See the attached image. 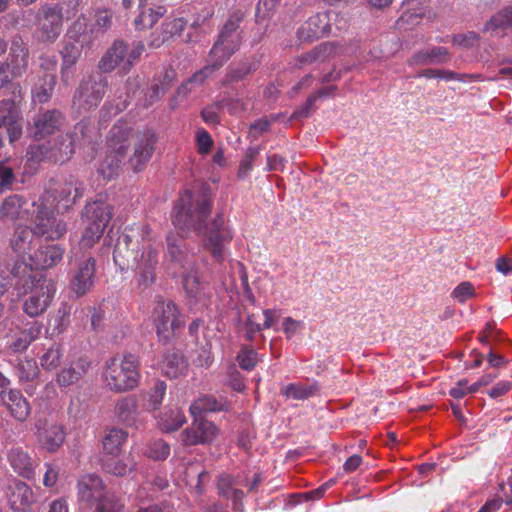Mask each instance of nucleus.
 Listing matches in <instances>:
<instances>
[{
    "mask_svg": "<svg viewBox=\"0 0 512 512\" xmlns=\"http://www.w3.org/2000/svg\"><path fill=\"white\" fill-rule=\"evenodd\" d=\"M174 226L182 233L194 232L203 237L204 247L213 259L223 262L226 246L231 242L233 235L225 225L222 213L208 221L212 211V198L210 188L202 185L194 191H185L175 206Z\"/></svg>",
    "mask_w": 512,
    "mask_h": 512,
    "instance_id": "obj_1",
    "label": "nucleus"
},
{
    "mask_svg": "<svg viewBox=\"0 0 512 512\" xmlns=\"http://www.w3.org/2000/svg\"><path fill=\"white\" fill-rule=\"evenodd\" d=\"M35 429L41 447L49 453L56 452L65 441L66 432L62 425L39 418L35 422Z\"/></svg>",
    "mask_w": 512,
    "mask_h": 512,
    "instance_id": "obj_22",
    "label": "nucleus"
},
{
    "mask_svg": "<svg viewBox=\"0 0 512 512\" xmlns=\"http://www.w3.org/2000/svg\"><path fill=\"white\" fill-rule=\"evenodd\" d=\"M68 34L71 39L81 46L88 45L96 39L92 37L91 25L88 27L87 18L84 16L77 18Z\"/></svg>",
    "mask_w": 512,
    "mask_h": 512,
    "instance_id": "obj_47",
    "label": "nucleus"
},
{
    "mask_svg": "<svg viewBox=\"0 0 512 512\" xmlns=\"http://www.w3.org/2000/svg\"><path fill=\"white\" fill-rule=\"evenodd\" d=\"M7 459L14 472L19 476L27 480L34 478L35 469L38 465L34 455L30 454L22 447L16 446L8 451Z\"/></svg>",
    "mask_w": 512,
    "mask_h": 512,
    "instance_id": "obj_25",
    "label": "nucleus"
},
{
    "mask_svg": "<svg viewBox=\"0 0 512 512\" xmlns=\"http://www.w3.org/2000/svg\"><path fill=\"white\" fill-rule=\"evenodd\" d=\"M340 46L336 42H324L300 57V63L324 62L339 54Z\"/></svg>",
    "mask_w": 512,
    "mask_h": 512,
    "instance_id": "obj_44",
    "label": "nucleus"
},
{
    "mask_svg": "<svg viewBox=\"0 0 512 512\" xmlns=\"http://www.w3.org/2000/svg\"><path fill=\"white\" fill-rule=\"evenodd\" d=\"M0 401L1 405L9 411L11 417L19 422L26 421L31 413V406L28 400L17 389L2 390L0 392Z\"/></svg>",
    "mask_w": 512,
    "mask_h": 512,
    "instance_id": "obj_27",
    "label": "nucleus"
},
{
    "mask_svg": "<svg viewBox=\"0 0 512 512\" xmlns=\"http://www.w3.org/2000/svg\"><path fill=\"white\" fill-rule=\"evenodd\" d=\"M29 214V203L25 197L19 194L9 195L0 206L1 220L15 221L27 219Z\"/></svg>",
    "mask_w": 512,
    "mask_h": 512,
    "instance_id": "obj_31",
    "label": "nucleus"
},
{
    "mask_svg": "<svg viewBox=\"0 0 512 512\" xmlns=\"http://www.w3.org/2000/svg\"><path fill=\"white\" fill-rule=\"evenodd\" d=\"M62 357L63 350L61 345L53 343L50 347L45 349L44 353L40 356V365L46 371H55L60 367Z\"/></svg>",
    "mask_w": 512,
    "mask_h": 512,
    "instance_id": "obj_48",
    "label": "nucleus"
},
{
    "mask_svg": "<svg viewBox=\"0 0 512 512\" xmlns=\"http://www.w3.org/2000/svg\"><path fill=\"white\" fill-rule=\"evenodd\" d=\"M7 497L11 508L17 512L27 511L36 501L31 487L20 480H15L9 485Z\"/></svg>",
    "mask_w": 512,
    "mask_h": 512,
    "instance_id": "obj_28",
    "label": "nucleus"
},
{
    "mask_svg": "<svg viewBox=\"0 0 512 512\" xmlns=\"http://www.w3.org/2000/svg\"><path fill=\"white\" fill-rule=\"evenodd\" d=\"M15 78L10 74L6 66L0 61V90L9 88L12 90V97L16 98L17 103L21 101V87L18 83H14Z\"/></svg>",
    "mask_w": 512,
    "mask_h": 512,
    "instance_id": "obj_58",
    "label": "nucleus"
},
{
    "mask_svg": "<svg viewBox=\"0 0 512 512\" xmlns=\"http://www.w3.org/2000/svg\"><path fill=\"white\" fill-rule=\"evenodd\" d=\"M85 185L73 175H69L63 183L54 190V200L58 210L66 211L71 208L78 199L83 197Z\"/></svg>",
    "mask_w": 512,
    "mask_h": 512,
    "instance_id": "obj_24",
    "label": "nucleus"
},
{
    "mask_svg": "<svg viewBox=\"0 0 512 512\" xmlns=\"http://www.w3.org/2000/svg\"><path fill=\"white\" fill-rule=\"evenodd\" d=\"M193 418L191 426L182 432L183 443L188 446L211 443L217 436L218 428L204 417Z\"/></svg>",
    "mask_w": 512,
    "mask_h": 512,
    "instance_id": "obj_23",
    "label": "nucleus"
},
{
    "mask_svg": "<svg viewBox=\"0 0 512 512\" xmlns=\"http://www.w3.org/2000/svg\"><path fill=\"white\" fill-rule=\"evenodd\" d=\"M331 15L333 11H324L309 17L297 30V38L300 42H313L327 35L331 30Z\"/></svg>",
    "mask_w": 512,
    "mask_h": 512,
    "instance_id": "obj_20",
    "label": "nucleus"
},
{
    "mask_svg": "<svg viewBox=\"0 0 512 512\" xmlns=\"http://www.w3.org/2000/svg\"><path fill=\"white\" fill-rule=\"evenodd\" d=\"M16 98L0 101V148L13 144L22 135V121Z\"/></svg>",
    "mask_w": 512,
    "mask_h": 512,
    "instance_id": "obj_12",
    "label": "nucleus"
},
{
    "mask_svg": "<svg viewBox=\"0 0 512 512\" xmlns=\"http://www.w3.org/2000/svg\"><path fill=\"white\" fill-rule=\"evenodd\" d=\"M142 243H146L144 236L135 233L133 229L130 230V233L123 232L114 247L113 260L115 264L121 270L134 268L142 250Z\"/></svg>",
    "mask_w": 512,
    "mask_h": 512,
    "instance_id": "obj_13",
    "label": "nucleus"
},
{
    "mask_svg": "<svg viewBox=\"0 0 512 512\" xmlns=\"http://www.w3.org/2000/svg\"><path fill=\"white\" fill-rule=\"evenodd\" d=\"M62 114L58 110H45L39 112L33 118L31 135L40 140L58 131L62 125Z\"/></svg>",
    "mask_w": 512,
    "mask_h": 512,
    "instance_id": "obj_26",
    "label": "nucleus"
},
{
    "mask_svg": "<svg viewBox=\"0 0 512 512\" xmlns=\"http://www.w3.org/2000/svg\"><path fill=\"white\" fill-rule=\"evenodd\" d=\"M158 265V252L150 244L142 243V250L134 268L136 281L142 289L150 287L156 278V267Z\"/></svg>",
    "mask_w": 512,
    "mask_h": 512,
    "instance_id": "obj_18",
    "label": "nucleus"
},
{
    "mask_svg": "<svg viewBox=\"0 0 512 512\" xmlns=\"http://www.w3.org/2000/svg\"><path fill=\"white\" fill-rule=\"evenodd\" d=\"M135 467L132 459H121L119 453H105L102 457V468L105 472L114 476H125Z\"/></svg>",
    "mask_w": 512,
    "mask_h": 512,
    "instance_id": "obj_42",
    "label": "nucleus"
},
{
    "mask_svg": "<svg viewBox=\"0 0 512 512\" xmlns=\"http://www.w3.org/2000/svg\"><path fill=\"white\" fill-rule=\"evenodd\" d=\"M187 367L186 360L180 350L169 349L163 355L161 368L169 378H177Z\"/></svg>",
    "mask_w": 512,
    "mask_h": 512,
    "instance_id": "obj_43",
    "label": "nucleus"
},
{
    "mask_svg": "<svg viewBox=\"0 0 512 512\" xmlns=\"http://www.w3.org/2000/svg\"><path fill=\"white\" fill-rule=\"evenodd\" d=\"M30 265V281L25 292L17 291L18 296L28 295L24 300L22 310L29 317L35 318L42 315L53 301L55 286L41 271L33 270Z\"/></svg>",
    "mask_w": 512,
    "mask_h": 512,
    "instance_id": "obj_4",
    "label": "nucleus"
},
{
    "mask_svg": "<svg viewBox=\"0 0 512 512\" xmlns=\"http://www.w3.org/2000/svg\"><path fill=\"white\" fill-rule=\"evenodd\" d=\"M135 18L134 24L137 30L152 28L154 24L164 16L166 9L163 6H158L155 10L152 8L144 7Z\"/></svg>",
    "mask_w": 512,
    "mask_h": 512,
    "instance_id": "obj_49",
    "label": "nucleus"
},
{
    "mask_svg": "<svg viewBox=\"0 0 512 512\" xmlns=\"http://www.w3.org/2000/svg\"><path fill=\"white\" fill-rule=\"evenodd\" d=\"M94 127L90 124L79 122L75 125L73 133L70 135L74 143L76 141H83L84 143H90L92 141L91 133L93 132Z\"/></svg>",
    "mask_w": 512,
    "mask_h": 512,
    "instance_id": "obj_62",
    "label": "nucleus"
},
{
    "mask_svg": "<svg viewBox=\"0 0 512 512\" xmlns=\"http://www.w3.org/2000/svg\"><path fill=\"white\" fill-rule=\"evenodd\" d=\"M279 0H260L256 7V20L260 22L270 16V13L276 8Z\"/></svg>",
    "mask_w": 512,
    "mask_h": 512,
    "instance_id": "obj_63",
    "label": "nucleus"
},
{
    "mask_svg": "<svg viewBox=\"0 0 512 512\" xmlns=\"http://www.w3.org/2000/svg\"><path fill=\"white\" fill-rule=\"evenodd\" d=\"M166 258L186 272L197 266L194 254L189 250L184 236L180 233L169 232L166 236Z\"/></svg>",
    "mask_w": 512,
    "mask_h": 512,
    "instance_id": "obj_16",
    "label": "nucleus"
},
{
    "mask_svg": "<svg viewBox=\"0 0 512 512\" xmlns=\"http://www.w3.org/2000/svg\"><path fill=\"white\" fill-rule=\"evenodd\" d=\"M512 29V5L505 6L490 17L484 24L483 31L490 32L491 34L498 35L502 32L501 36L506 34L507 30Z\"/></svg>",
    "mask_w": 512,
    "mask_h": 512,
    "instance_id": "obj_40",
    "label": "nucleus"
},
{
    "mask_svg": "<svg viewBox=\"0 0 512 512\" xmlns=\"http://www.w3.org/2000/svg\"><path fill=\"white\" fill-rule=\"evenodd\" d=\"M81 46L77 42L66 41L61 50L62 67L61 78L62 81L68 83L73 77L72 67L77 63L81 56Z\"/></svg>",
    "mask_w": 512,
    "mask_h": 512,
    "instance_id": "obj_39",
    "label": "nucleus"
},
{
    "mask_svg": "<svg viewBox=\"0 0 512 512\" xmlns=\"http://www.w3.org/2000/svg\"><path fill=\"white\" fill-rule=\"evenodd\" d=\"M112 25V12L103 9L98 10L94 16V22L91 24L92 37L96 39L103 35L111 28Z\"/></svg>",
    "mask_w": 512,
    "mask_h": 512,
    "instance_id": "obj_54",
    "label": "nucleus"
},
{
    "mask_svg": "<svg viewBox=\"0 0 512 512\" xmlns=\"http://www.w3.org/2000/svg\"><path fill=\"white\" fill-rule=\"evenodd\" d=\"M218 109H226L229 114L236 115L245 111L244 102L239 98L223 97L215 102Z\"/></svg>",
    "mask_w": 512,
    "mask_h": 512,
    "instance_id": "obj_61",
    "label": "nucleus"
},
{
    "mask_svg": "<svg viewBox=\"0 0 512 512\" xmlns=\"http://www.w3.org/2000/svg\"><path fill=\"white\" fill-rule=\"evenodd\" d=\"M96 260L90 255L76 259L71 273L70 287L77 297L84 296L94 285L96 279Z\"/></svg>",
    "mask_w": 512,
    "mask_h": 512,
    "instance_id": "obj_15",
    "label": "nucleus"
},
{
    "mask_svg": "<svg viewBox=\"0 0 512 512\" xmlns=\"http://www.w3.org/2000/svg\"><path fill=\"white\" fill-rule=\"evenodd\" d=\"M67 227L63 220H58L52 211L38 210L35 232L37 236L47 239H58L66 233Z\"/></svg>",
    "mask_w": 512,
    "mask_h": 512,
    "instance_id": "obj_29",
    "label": "nucleus"
},
{
    "mask_svg": "<svg viewBox=\"0 0 512 512\" xmlns=\"http://www.w3.org/2000/svg\"><path fill=\"white\" fill-rule=\"evenodd\" d=\"M99 225H91L87 224L83 235L79 241V247L80 249H89L92 248L95 243H97L100 238L102 237L105 230L100 228Z\"/></svg>",
    "mask_w": 512,
    "mask_h": 512,
    "instance_id": "obj_57",
    "label": "nucleus"
},
{
    "mask_svg": "<svg viewBox=\"0 0 512 512\" xmlns=\"http://www.w3.org/2000/svg\"><path fill=\"white\" fill-rule=\"evenodd\" d=\"M78 497L81 502L96 509L105 502V500H119L114 494L110 493L100 476L96 474H87L78 480Z\"/></svg>",
    "mask_w": 512,
    "mask_h": 512,
    "instance_id": "obj_14",
    "label": "nucleus"
},
{
    "mask_svg": "<svg viewBox=\"0 0 512 512\" xmlns=\"http://www.w3.org/2000/svg\"><path fill=\"white\" fill-rule=\"evenodd\" d=\"M430 0H403V13L398 18L396 25L398 28L406 29V25H414L425 15Z\"/></svg>",
    "mask_w": 512,
    "mask_h": 512,
    "instance_id": "obj_36",
    "label": "nucleus"
},
{
    "mask_svg": "<svg viewBox=\"0 0 512 512\" xmlns=\"http://www.w3.org/2000/svg\"><path fill=\"white\" fill-rule=\"evenodd\" d=\"M258 67V63L250 59L233 62L226 68L220 86L222 88H233L237 83L244 82Z\"/></svg>",
    "mask_w": 512,
    "mask_h": 512,
    "instance_id": "obj_30",
    "label": "nucleus"
},
{
    "mask_svg": "<svg viewBox=\"0 0 512 512\" xmlns=\"http://www.w3.org/2000/svg\"><path fill=\"white\" fill-rule=\"evenodd\" d=\"M239 49L240 48L235 45H230L222 40L216 39L208 53L207 64L196 71L178 88V95L185 96L191 92L192 89L189 85H202L206 79L220 70Z\"/></svg>",
    "mask_w": 512,
    "mask_h": 512,
    "instance_id": "obj_5",
    "label": "nucleus"
},
{
    "mask_svg": "<svg viewBox=\"0 0 512 512\" xmlns=\"http://www.w3.org/2000/svg\"><path fill=\"white\" fill-rule=\"evenodd\" d=\"M16 374L20 382H31L39 375V367L34 359H17L15 364Z\"/></svg>",
    "mask_w": 512,
    "mask_h": 512,
    "instance_id": "obj_52",
    "label": "nucleus"
},
{
    "mask_svg": "<svg viewBox=\"0 0 512 512\" xmlns=\"http://www.w3.org/2000/svg\"><path fill=\"white\" fill-rule=\"evenodd\" d=\"M37 20L43 41H54L61 34L63 15L57 6H42L38 11Z\"/></svg>",
    "mask_w": 512,
    "mask_h": 512,
    "instance_id": "obj_21",
    "label": "nucleus"
},
{
    "mask_svg": "<svg viewBox=\"0 0 512 512\" xmlns=\"http://www.w3.org/2000/svg\"><path fill=\"white\" fill-rule=\"evenodd\" d=\"M450 58L447 48L438 46L430 50H421L408 59L410 66H425L446 63Z\"/></svg>",
    "mask_w": 512,
    "mask_h": 512,
    "instance_id": "obj_38",
    "label": "nucleus"
},
{
    "mask_svg": "<svg viewBox=\"0 0 512 512\" xmlns=\"http://www.w3.org/2000/svg\"><path fill=\"white\" fill-rule=\"evenodd\" d=\"M114 413L120 422L133 425L139 415L137 398L133 395L120 398L115 405Z\"/></svg>",
    "mask_w": 512,
    "mask_h": 512,
    "instance_id": "obj_41",
    "label": "nucleus"
},
{
    "mask_svg": "<svg viewBox=\"0 0 512 512\" xmlns=\"http://www.w3.org/2000/svg\"><path fill=\"white\" fill-rule=\"evenodd\" d=\"M230 406V402L225 397L202 395L192 402L190 413L193 417H203L204 413L228 411Z\"/></svg>",
    "mask_w": 512,
    "mask_h": 512,
    "instance_id": "obj_35",
    "label": "nucleus"
},
{
    "mask_svg": "<svg viewBox=\"0 0 512 512\" xmlns=\"http://www.w3.org/2000/svg\"><path fill=\"white\" fill-rule=\"evenodd\" d=\"M185 422V417L179 409H169L159 416L158 424L162 431L173 432Z\"/></svg>",
    "mask_w": 512,
    "mask_h": 512,
    "instance_id": "obj_50",
    "label": "nucleus"
},
{
    "mask_svg": "<svg viewBox=\"0 0 512 512\" xmlns=\"http://www.w3.org/2000/svg\"><path fill=\"white\" fill-rule=\"evenodd\" d=\"M283 395L288 398H293L296 400H306L311 396H314L318 392V385L316 383L311 385H301L291 383L284 386L281 389Z\"/></svg>",
    "mask_w": 512,
    "mask_h": 512,
    "instance_id": "obj_51",
    "label": "nucleus"
},
{
    "mask_svg": "<svg viewBox=\"0 0 512 512\" xmlns=\"http://www.w3.org/2000/svg\"><path fill=\"white\" fill-rule=\"evenodd\" d=\"M244 17L245 13L242 10H235L230 13L222 26L217 39L240 48L242 42L240 24L244 20Z\"/></svg>",
    "mask_w": 512,
    "mask_h": 512,
    "instance_id": "obj_34",
    "label": "nucleus"
},
{
    "mask_svg": "<svg viewBox=\"0 0 512 512\" xmlns=\"http://www.w3.org/2000/svg\"><path fill=\"white\" fill-rule=\"evenodd\" d=\"M182 285L190 311H199L208 306L211 293L208 283L201 280L198 266L182 273Z\"/></svg>",
    "mask_w": 512,
    "mask_h": 512,
    "instance_id": "obj_11",
    "label": "nucleus"
},
{
    "mask_svg": "<svg viewBox=\"0 0 512 512\" xmlns=\"http://www.w3.org/2000/svg\"><path fill=\"white\" fill-rule=\"evenodd\" d=\"M16 177L14 174V166L10 159L0 161V193L9 189L14 183Z\"/></svg>",
    "mask_w": 512,
    "mask_h": 512,
    "instance_id": "obj_59",
    "label": "nucleus"
},
{
    "mask_svg": "<svg viewBox=\"0 0 512 512\" xmlns=\"http://www.w3.org/2000/svg\"><path fill=\"white\" fill-rule=\"evenodd\" d=\"M157 140L156 133L150 128H144L136 132L134 135V151L129 158V164L135 172L141 171L150 161Z\"/></svg>",
    "mask_w": 512,
    "mask_h": 512,
    "instance_id": "obj_17",
    "label": "nucleus"
},
{
    "mask_svg": "<svg viewBox=\"0 0 512 512\" xmlns=\"http://www.w3.org/2000/svg\"><path fill=\"white\" fill-rule=\"evenodd\" d=\"M104 376L111 391L122 393L136 388L140 380L138 357L127 353L111 358L106 363Z\"/></svg>",
    "mask_w": 512,
    "mask_h": 512,
    "instance_id": "obj_2",
    "label": "nucleus"
},
{
    "mask_svg": "<svg viewBox=\"0 0 512 512\" xmlns=\"http://www.w3.org/2000/svg\"><path fill=\"white\" fill-rule=\"evenodd\" d=\"M233 484H234V480L231 475L221 474L218 477V481H217V489H218L219 495L224 498H230V494L234 490Z\"/></svg>",
    "mask_w": 512,
    "mask_h": 512,
    "instance_id": "obj_64",
    "label": "nucleus"
},
{
    "mask_svg": "<svg viewBox=\"0 0 512 512\" xmlns=\"http://www.w3.org/2000/svg\"><path fill=\"white\" fill-rule=\"evenodd\" d=\"M93 369V360L85 353L70 355L58 370L55 382L60 389L79 386L86 380Z\"/></svg>",
    "mask_w": 512,
    "mask_h": 512,
    "instance_id": "obj_10",
    "label": "nucleus"
},
{
    "mask_svg": "<svg viewBox=\"0 0 512 512\" xmlns=\"http://www.w3.org/2000/svg\"><path fill=\"white\" fill-rule=\"evenodd\" d=\"M64 252V248L58 244L40 246L31 256V261L35 265L33 270L40 271L57 265L63 259Z\"/></svg>",
    "mask_w": 512,
    "mask_h": 512,
    "instance_id": "obj_32",
    "label": "nucleus"
},
{
    "mask_svg": "<svg viewBox=\"0 0 512 512\" xmlns=\"http://www.w3.org/2000/svg\"><path fill=\"white\" fill-rule=\"evenodd\" d=\"M239 366L246 371H251L258 362V353L253 348L243 347L237 355Z\"/></svg>",
    "mask_w": 512,
    "mask_h": 512,
    "instance_id": "obj_60",
    "label": "nucleus"
},
{
    "mask_svg": "<svg viewBox=\"0 0 512 512\" xmlns=\"http://www.w3.org/2000/svg\"><path fill=\"white\" fill-rule=\"evenodd\" d=\"M144 50L145 46L141 41L129 44L122 39H116L99 60L98 69L103 74L111 73L115 69H119L121 74H127L139 61Z\"/></svg>",
    "mask_w": 512,
    "mask_h": 512,
    "instance_id": "obj_3",
    "label": "nucleus"
},
{
    "mask_svg": "<svg viewBox=\"0 0 512 512\" xmlns=\"http://www.w3.org/2000/svg\"><path fill=\"white\" fill-rule=\"evenodd\" d=\"M153 317L157 336L163 343H168L184 325L179 306L173 300L162 297L156 301Z\"/></svg>",
    "mask_w": 512,
    "mask_h": 512,
    "instance_id": "obj_7",
    "label": "nucleus"
},
{
    "mask_svg": "<svg viewBox=\"0 0 512 512\" xmlns=\"http://www.w3.org/2000/svg\"><path fill=\"white\" fill-rule=\"evenodd\" d=\"M170 83L167 80V76H164V79L153 83L145 93V106H151L158 100H160L169 90Z\"/></svg>",
    "mask_w": 512,
    "mask_h": 512,
    "instance_id": "obj_55",
    "label": "nucleus"
},
{
    "mask_svg": "<svg viewBox=\"0 0 512 512\" xmlns=\"http://www.w3.org/2000/svg\"><path fill=\"white\" fill-rule=\"evenodd\" d=\"M83 215L89 224L99 225L101 229L105 230L113 216L112 206L103 201H93L86 204Z\"/></svg>",
    "mask_w": 512,
    "mask_h": 512,
    "instance_id": "obj_37",
    "label": "nucleus"
},
{
    "mask_svg": "<svg viewBox=\"0 0 512 512\" xmlns=\"http://www.w3.org/2000/svg\"><path fill=\"white\" fill-rule=\"evenodd\" d=\"M145 455L156 461L165 460L170 455V445L163 439L153 440L148 444Z\"/></svg>",
    "mask_w": 512,
    "mask_h": 512,
    "instance_id": "obj_56",
    "label": "nucleus"
},
{
    "mask_svg": "<svg viewBox=\"0 0 512 512\" xmlns=\"http://www.w3.org/2000/svg\"><path fill=\"white\" fill-rule=\"evenodd\" d=\"M75 152L74 140L68 134L60 136L53 143L31 144L27 150L28 160L33 163L50 161L64 163L68 161Z\"/></svg>",
    "mask_w": 512,
    "mask_h": 512,
    "instance_id": "obj_8",
    "label": "nucleus"
},
{
    "mask_svg": "<svg viewBox=\"0 0 512 512\" xmlns=\"http://www.w3.org/2000/svg\"><path fill=\"white\" fill-rule=\"evenodd\" d=\"M127 437L128 433L121 428L110 429L103 439L105 453H119Z\"/></svg>",
    "mask_w": 512,
    "mask_h": 512,
    "instance_id": "obj_53",
    "label": "nucleus"
},
{
    "mask_svg": "<svg viewBox=\"0 0 512 512\" xmlns=\"http://www.w3.org/2000/svg\"><path fill=\"white\" fill-rule=\"evenodd\" d=\"M109 151L99 165L98 172L104 179L110 180L118 174L127 155V147L123 141L128 137L129 131L122 125H115L110 130Z\"/></svg>",
    "mask_w": 512,
    "mask_h": 512,
    "instance_id": "obj_9",
    "label": "nucleus"
},
{
    "mask_svg": "<svg viewBox=\"0 0 512 512\" xmlns=\"http://www.w3.org/2000/svg\"><path fill=\"white\" fill-rule=\"evenodd\" d=\"M1 62L15 79L26 73L29 63V49L21 35L16 34L12 37L9 53Z\"/></svg>",
    "mask_w": 512,
    "mask_h": 512,
    "instance_id": "obj_19",
    "label": "nucleus"
},
{
    "mask_svg": "<svg viewBox=\"0 0 512 512\" xmlns=\"http://www.w3.org/2000/svg\"><path fill=\"white\" fill-rule=\"evenodd\" d=\"M167 385L162 380H156L147 391L142 392L143 407L147 411H155L160 408L165 396Z\"/></svg>",
    "mask_w": 512,
    "mask_h": 512,
    "instance_id": "obj_45",
    "label": "nucleus"
},
{
    "mask_svg": "<svg viewBox=\"0 0 512 512\" xmlns=\"http://www.w3.org/2000/svg\"><path fill=\"white\" fill-rule=\"evenodd\" d=\"M108 83V78L101 72L83 77L73 93V107L79 112L97 108L106 95Z\"/></svg>",
    "mask_w": 512,
    "mask_h": 512,
    "instance_id": "obj_6",
    "label": "nucleus"
},
{
    "mask_svg": "<svg viewBox=\"0 0 512 512\" xmlns=\"http://www.w3.org/2000/svg\"><path fill=\"white\" fill-rule=\"evenodd\" d=\"M34 236H37L35 228L26 225H18L10 240V245L16 253H24L30 249Z\"/></svg>",
    "mask_w": 512,
    "mask_h": 512,
    "instance_id": "obj_46",
    "label": "nucleus"
},
{
    "mask_svg": "<svg viewBox=\"0 0 512 512\" xmlns=\"http://www.w3.org/2000/svg\"><path fill=\"white\" fill-rule=\"evenodd\" d=\"M187 22L183 18H166L156 32L152 33L149 46L158 48L165 42L181 35Z\"/></svg>",
    "mask_w": 512,
    "mask_h": 512,
    "instance_id": "obj_33",
    "label": "nucleus"
}]
</instances>
